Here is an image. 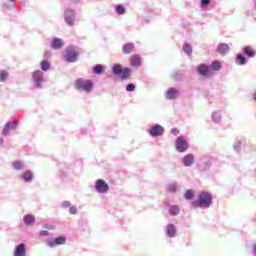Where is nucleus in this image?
I'll use <instances>...</instances> for the list:
<instances>
[{
    "mask_svg": "<svg viewBox=\"0 0 256 256\" xmlns=\"http://www.w3.org/2000/svg\"><path fill=\"white\" fill-rule=\"evenodd\" d=\"M32 83L35 89H43L45 83V74L41 70H36L32 73Z\"/></svg>",
    "mask_w": 256,
    "mask_h": 256,
    "instance_id": "nucleus-5",
    "label": "nucleus"
},
{
    "mask_svg": "<svg viewBox=\"0 0 256 256\" xmlns=\"http://www.w3.org/2000/svg\"><path fill=\"white\" fill-rule=\"evenodd\" d=\"M199 171H209L211 169V160H203L199 166Z\"/></svg>",
    "mask_w": 256,
    "mask_h": 256,
    "instance_id": "nucleus-23",
    "label": "nucleus"
},
{
    "mask_svg": "<svg viewBox=\"0 0 256 256\" xmlns=\"http://www.w3.org/2000/svg\"><path fill=\"white\" fill-rule=\"evenodd\" d=\"M195 163V155L194 154H186L182 158V165L184 167H192Z\"/></svg>",
    "mask_w": 256,
    "mask_h": 256,
    "instance_id": "nucleus-15",
    "label": "nucleus"
},
{
    "mask_svg": "<svg viewBox=\"0 0 256 256\" xmlns=\"http://www.w3.org/2000/svg\"><path fill=\"white\" fill-rule=\"evenodd\" d=\"M62 57L66 63H77V61H79V53H77V50L72 46L65 48Z\"/></svg>",
    "mask_w": 256,
    "mask_h": 256,
    "instance_id": "nucleus-4",
    "label": "nucleus"
},
{
    "mask_svg": "<svg viewBox=\"0 0 256 256\" xmlns=\"http://www.w3.org/2000/svg\"><path fill=\"white\" fill-rule=\"evenodd\" d=\"M244 55H246V57L253 58V57H255V50H253V48H251V46H245L244 47Z\"/></svg>",
    "mask_w": 256,
    "mask_h": 256,
    "instance_id": "nucleus-27",
    "label": "nucleus"
},
{
    "mask_svg": "<svg viewBox=\"0 0 256 256\" xmlns=\"http://www.w3.org/2000/svg\"><path fill=\"white\" fill-rule=\"evenodd\" d=\"M61 207L63 209L70 208L71 207V202L70 201H63L62 204H61Z\"/></svg>",
    "mask_w": 256,
    "mask_h": 256,
    "instance_id": "nucleus-41",
    "label": "nucleus"
},
{
    "mask_svg": "<svg viewBox=\"0 0 256 256\" xmlns=\"http://www.w3.org/2000/svg\"><path fill=\"white\" fill-rule=\"evenodd\" d=\"M253 99L256 101V92L253 94Z\"/></svg>",
    "mask_w": 256,
    "mask_h": 256,
    "instance_id": "nucleus-49",
    "label": "nucleus"
},
{
    "mask_svg": "<svg viewBox=\"0 0 256 256\" xmlns=\"http://www.w3.org/2000/svg\"><path fill=\"white\" fill-rule=\"evenodd\" d=\"M252 255L256 256V243L252 245Z\"/></svg>",
    "mask_w": 256,
    "mask_h": 256,
    "instance_id": "nucleus-45",
    "label": "nucleus"
},
{
    "mask_svg": "<svg viewBox=\"0 0 256 256\" xmlns=\"http://www.w3.org/2000/svg\"><path fill=\"white\" fill-rule=\"evenodd\" d=\"M14 256H27V246L20 243L15 247Z\"/></svg>",
    "mask_w": 256,
    "mask_h": 256,
    "instance_id": "nucleus-16",
    "label": "nucleus"
},
{
    "mask_svg": "<svg viewBox=\"0 0 256 256\" xmlns=\"http://www.w3.org/2000/svg\"><path fill=\"white\" fill-rule=\"evenodd\" d=\"M179 95V89L171 87L166 91L165 99L168 101H174L175 99L179 98Z\"/></svg>",
    "mask_w": 256,
    "mask_h": 256,
    "instance_id": "nucleus-12",
    "label": "nucleus"
},
{
    "mask_svg": "<svg viewBox=\"0 0 256 256\" xmlns=\"http://www.w3.org/2000/svg\"><path fill=\"white\" fill-rule=\"evenodd\" d=\"M8 79H9V72L5 70L0 71V82L7 83Z\"/></svg>",
    "mask_w": 256,
    "mask_h": 256,
    "instance_id": "nucleus-32",
    "label": "nucleus"
},
{
    "mask_svg": "<svg viewBox=\"0 0 256 256\" xmlns=\"http://www.w3.org/2000/svg\"><path fill=\"white\" fill-rule=\"evenodd\" d=\"M65 241H67V239L64 236H59L57 238L48 240L46 242V245H48V247H57L58 245H65Z\"/></svg>",
    "mask_w": 256,
    "mask_h": 256,
    "instance_id": "nucleus-13",
    "label": "nucleus"
},
{
    "mask_svg": "<svg viewBox=\"0 0 256 256\" xmlns=\"http://www.w3.org/2000/svg\"><path fill=\"white\" fill-rule=\"evenodd\" d=\"M23 222L29 227L35 223V216L33 214H26L23 217Z\"/></svg>",
    "mask_w": 256,
    "mask_h": 256,
    "instance_id": "nucleus-25",
    "label": "nucleus"
},
{
    "mask_svg": "<svg viewBox=\"0 0 256 256\" xmlns=\"http://www.w3.org/2000/svg\"><path fill=\"white\" fill-rule=\"evenodd\" d=\"M229 44L227 43H220L217 47V52L220 54V55H227V53H229Z\"/></svg>",
    "mask_w": 256,
    "mask_h": 256,
    "instance_id": "nucleus-19",
    "label": "nucleus"
},
{
    "mask_svg": "<svg viewBox=\"0 0 256 256\" xmlns=\"http://www.w3.org/2000/svg\"><path fill=\"white\" fill-rule=\"evenodd\" d=\"M236 65H247V58L243 54L236 55Z\"/></svg>",
    "mask_w": 256,
    "mask_h": 256,
    "instance_id": "nucleus-28",
    "label": "nucleus"
},
{
    "mask_svg": "<svg viewBox=\"0 0 256 256\" xmlns=\"http://www.w3.org/2000/svg\"><path fill=\"white\" fill-rule=\"evenodd\" d=\"M211 117H212L213 123H221V119H222L221 112L215 111L212 113Z\"/></svg>",
    "mask_w": 256,
    "mask_h": 256,
    "instance_id": "nucleus-31",
    "label": "nucleus"
},
{
    "mask_svg": "<svg viewBox=\"0 0 256 256\" xmlns=\"http://www.w3.org/2000/svg\"><path fill=\"white\" fill-rule=\"evenodd\" d=\"M2 7H4V9H13L15 5L13 4V2H3Z\"/></svg>",
    "mask_w": 256,
    "mask_h": 256,
    "instance_id": "nucleus-38",
    "label": "nucleus"
},
{
    "mask_svg": "<svg viewBox=\"0 0 256 256\" xmlns=\"http://www.w3.org/2000/svg\"><path fill=\"white\" fill-rule=\"evenodd\" d=\"M211 0H201V7L202 9H205V7H207V5H210Z\"/></svg>",
    "mask_w": 256,
    "mask_h": 256,
    "instance_id": "nucleus-42",
    "label": "nucleus"
},
{
    "mask_svg": "<svg viewBox=\"0 0 256 256\" xmlns=\"http://www.w3.org/2000/svg\"><path fill=\"white\" fill-rule=\"evenodd\" d=\"M175 147L178 153H185L189 149V143L183 136H179L175 141Z\"/></svg>",
    "mask_w": 256,
    "mask_h": 256,
    "instance_id": "nucleus-7",
    "label": "nucleus"
},
{
    "mask_svg": "<svg viewBox=\"0 0 256 256\" xmlns=\"http://www.w3.org/2000/svg\"><path fill=\"white\" fill-rule=\"evenodd\" d=\"M242 143L241 141H236L233 145V150L236 151V153H239L241 151Z\"/></svg>",
    "mask_w": 256,
    "mask_h": 256,
    "instance_id": "nucleus-37",
    "label": "nucleus"
},
{
    "mask_svg": "<svg viewBox=\"0 0 256 256\" xmlns=\"http://www.w3.org/2000/svg\"><path fill=\"white\" fill-rule=\"evenodd\" d=\"M19 125V121L15 120L13 122L9 121L5 124L3 130H2V135L3 137H9L11 131H15Z\"/></svg>",
    "mask_w": 256,
    "mask_h": 256,
    "instance_id": "nucleus-8",
    "label": "nucleus"
},
{
    "mask_svg": "<svg viewBox=\"0 0 256 256\" xmlns=\"http://www.w3.org/2000/svg\"><path fill=\"white\" fill-rule=\"evenodd\" d=\"M93 80L85 79V78H77L74 81V89L79 93L89 94L93 91Z\"/></svg>",
    "mask_w": 256,
    "mask_h": 256,
    "instance_id": "nucleus-2",
    "label": "nucleus"
},
{
    "mask_svg": "<svg viewBox=\"0 0 256 256\" xmlns=\"http://www.w3.org/2000/svg\"><path fill=\"white\" fill-rule=\"evenodd\" d=\"M211 205H213V195L205 191L200 192L198 199L190 203L191 209H209Z\"/></svg>",
    "mask_w": 256,
    "mask_h": 256,
    "instance_id": "nucleus-1",
    "label": "nucleus"
},
{
    "mask_svg": "<svg viewBox=\"0 0 256 256\" xmlns=\"http://www.w3.org/2000/svg\"><path fill=\"white\" fill-rule=\"evenodd\" d=\"M112 73L116 77H120L122 81H127L128 79L131 78V68L129 67H124L121 64H114L112 66Z\"/></svg>",
    "mask_w": 256,
    "mask_h": 256,
    "instance_id": "nucleus-3",
    "label": "nucleus"
},
{
    "mask_svg": "<svg viewBox=\"0 0 256 256\" xmlns=\"http://www.w3.org/2000/svg\"><path fill=\"white\" fill-rule=\"evenodd\" d=\"M93 73H95V75H101L103 73H105V68L103 65L101 64H97L93 67Z\"/></svg>",
    "mask_w": 256,
    "mask_h": 256,
    "instance_id": "nucleus-29",
    "label": "nucleus"
},
{
    "mask_svg": "<svg viewBox=\"0 0 256 256\" xmlns=\"http://www.w3.org/2000/svg\"><path fill=\"white\" fill-rule=\"evenodd\" d=\"M15 1H17V0H10V3H15Z\"/></svg>",
    "mask_w": 256,
    "mask_h": 256,
    "instance_id": "nucleus-50",
    "label": "nucleus"
},
{
    "mask_svg": "<svg viewBox=\"0 0 256 256\" xmlns=\"http://www.w3.org/2000/svg\"><path fill=\"white\" fill-rule=\"evenodd\" d=\"M77 206H70L69 207V213H71V215H77Z\"/></svg>",
    "mask_w": 256,
    "mask_h": 256,
    "instance_id": "nucleus-40",
    "label": "nucleus"
},
{
    "mask_svg": "<svg viewBox=\"0 0 256 256\" xmlns=\"http://www.w3.org/2000/svg\"><path fill=\"white\" fill-rule=\"evenodd\" d=\"M80 0H71L72 4L77 5V3H79Z\"/></svg>",
    "mask_w": 256,
    "mask_h": 256,
    "instance_id": "nucleus-48",
    "label": "nucleus"
},
{
    "mask_svg": "<svg viewBox=\"0 0 256 256\" xmlns=\"http://www.w3.org/2000/svg\"><path fill=\"white\" fill-rule=\"evenodd\" d=\"M4 143H5V140L3 138H0V147H3Z\"/></svg>",
    "mask_w": 256,
    "mask_h": 256,
    "instance_id": "nucleus-47",
    "label": "nucleus"
},
{
    "mask_svg": "<svg viewBox=\"0 0 256 256\" xmlns=\"http://www.w3.org/2000/svg\"><path fill=\"white\" fill-rule=\"evenodd\" d=\"M50 54V52H46V55H49Z\"/></svg>",
    "mask_w": 256,
    "mask_h": 256,
    "instance_id": "nucleus-51",
    "label": "nucleus"
},
{
    "mask_svg": "<svg viewBox=\"0 0 256 256\" xmlns=\"http://www.w3.org/2000/svg\"><path fill=\"white\" fill-rule=\"evenodd\" d=\"M63 45H65V43L63 42V39L61 38H54L50 44L51 49H63Z\"/></svg>",
    "mask_w": 256,
    "mask_h": 256,
    "instance_id": "nucleus-17",
    "label": "nucleus"
},
{
    "mask_svg": "<svg viewBox=\"0 0 256 256\" xmlns=\"http://www.w3.org/2000/svg\"><path fill=\"white\" fill-rule=\"evenodd\" d=\"M115 12L117 15H125V13H127V9H125L122 4H118L115 7Z\"/></svg>",
    "mask_w": 256,
    "mask_h": 256,
    "instance_id": "nucleus-33",
    "label": "nucleus"
},
{
    "mask_svg": "<svg viewBox=\"0 0 256 256\" xmlns=\"http://www.w3.org/2000/svg\"><path fill=\"white\" fill-rule=\"evenodd\" d=\"M40 237H47L49 235V231L47 230H41L39 232Z\"/></svg>",
    "mask_w": 256,
    "mask_h": 256,
    "instance_id": "nucleus-43",
    "label": "nucleus"
},
{
    "mask_svg": "<svg viewBox=\"0 0 256 256\" xmlns=\"http://www.w3.org/2000/svg\"><path fill=\"white\" fill-rule=\"evenodd\" d=\"M164 230L166 237H169L170 239L177 237V226H175V224H168Z\"/></svg>",
    "mask_w": 256,
    "mask_h": 256,
    "instance_id": "nucleus-14",
    "label": "nucleus"
},
{
    "mask_svg": "<svg viewBox=\"0 0 256 256\" xmlns=\"http://www.w3.org/2000/svg\"><path fill=\"white\" fill-rule=\"evenodd\" d=\"M181 189V186H179V183L177 182H172L167 185V191L169 193H177Z\"/></svg>",
    "mask_w": 256,
    "mask_h": 256,
    "instance_id": "nucleus-24",
    "label": "nucleus"
},
{
    "mask_svg": "<svg viewBox=\"0 0 256 256\" xmlns=\"http://www.w3.org/2000/svg\"><path fill=\"white\" fill-rule=\"evenodd\" d=\"M148 133L151 137H161L165 133V128L159 124H155L150 127Z\"/></svg>",
    "mask_w": 256,
    "mask_h": 256,
    "instance_id": "nucleus-9",
    "label": "nucleus"
},
{
    "mask_svg": "<svg viewBox=\"0 0 256 256\" xmlns=\"http://www.w3.org/2000/svg\"><path fill=\"white\" fill-rule=\"evenodd\" d=\"M193 197H195V191L193 189L186 190V192L184 194V198L187 201H191V199H193Z\"/></svg>",
    "mask_w": 256,
    "mask_h": 256,
    "instance_id": "nucleus-35",
    "label": "nucleus"
},
{
    "mask_svg": "<svg viewBox=\"0 0 256 256\" xmlns=\"http://www.w3.org/2000/svg\"><path fill=\"white\" fill-rule=\"evenodd\" d=\"M179 213H181V208H179L178 205H171L169 207V214L172 215V217H176Z\"/></svg>",
    "mask_w": 256,
    "mask_h": 256,
    "instance_id": "nucleus-26",
    "label": "nucleus"
},
{
    "mask_svg": "<svg viewBox=\"0 0 256 256\" xmlns=\"http://www.w3.org/2000/svg\"><path fill=\"white\" fill-rule=\"evenodd\" d=\"M182 49H183V52L186 55H192L193 54V47L189 43H184Z\"/></svg>",
    "mask_w": 256,
    "mask_h": 256,
    "instance_id": "nucleus-30",
    "label": "nucleus"
},
{
    "mask_svg": "<svg viewBox=\"0 0 256 256\" xmlns=\"http://www.w3.org/2000/svg\"><path fill=\"white\" fill-rule=\"evenodd\" d=\"M20 179H23L25 183H31L33 181V172L26 170L21 174Z\"/></svg>",
    "mask_w": 256,
    "mask_h": 256,
    "instance_id": "nucleus-21",
    "label": "nucleus"
},
{
    "mask_svg": "<svg viewBox=\"0 0 256 256\" xmlns=\"http://www.w3.org/2000/svg\"><path fill=\"white\" fill-rule=\"evenodd\" d=\"M130 65L132 67H139L141 65V56L139 54H134L130 57Z\"/></svg>",
    "mask_w": 256,
    "mask_h": 256,
    "instance_id": "nucleus-20",
    "label": "nucleus"
},
{
    "mask_svg": "<svg viewBox=\"0 0 256 256\" xmlns=\"http://www.w3.org/2000/svg\"><path fill=\"white\" fill-rule=\"evenodd\" d=\"M171 133H172V135H179V129H177V128H172V129H171Z\"/></svg>",
    "mask_w": 256,
    "mask_h": 256,
    "instance_id": "nucleus-44",
    "label": "nucleus"
},
{
    "mask_svg": "<svg viewBox=\"0 0 256 256\" xmlns=\"http://www.w3.org/2000/svg\"><path fill=\"white\" fill-rule=\"evenodd\" d=\"M40 67L42 71H49L51 68V63L47 60H42L40 63Z\"/></svg>",
    "mask_w": 256,
    "mask_h": 256,
    "instance_id": "nucleus-34",
    "label": "nucleus"
},
{
    "mask_svg": "<svg viewBox=\"0 0 256 256\" xmlns=\"http://www.w3.org/2000/svg\"><path fill=\"white\" fill-rule=\"evenodd\" d=\"M134 50H135V43L133 42H128L122 46V53H124V55H129Z\"/></svg>",
    "mask_w": 256,
    "mask_h": 256,
    "instance_id": "nucleus-18",
    "label": "nucleus"
},
{
    "mask_svg": "<svg viewBox=\"0 0 256 256\" xmlns=\"http://www.w3.org/2000/svg\"><path fill=\"white\" fill-rule=\"evenodd\" d=\"M196 71L201 77H209L211 75V68L207 64H200Z\"/></svg>",
    "mask_w": 256,
    "mask_h": 256,
    "instance_id": "nucleus-11",
    "label": "nucleus"
},
{
    "mask_svg": "<svg viewBox=\"0 0 256 256\" xmlns=\"http://www.w3.org/2000/svg\"><path fill=\"white\" fill-rule=\"evenodd\" d=\"M12 167L14 171H24V169H27V165L24 164V162L16 160L12 163Z\"/></svg>",
    "mask_w": 256,
    "mask_h": 256,
    "instance_id": "nucleus-22",
    "label": "nucleus"
},
{
    "mask_svg": "<svg viewBox=\"0 0 256 256\" xmlns=\"http://www.w3.org/2000/svg\"><path fill=\"white\" fill-rule=\"evenodd\" d=\"M94 188L97 193H107L109 191V184L103 179H98L95 182Z\"/></svg>",
    "mask_w": 256,
    "mask_h": 256,
    "instance_id": "nucleus-10",
    "label": "nucleus"
},
{
    "mask_svg": "<svg viewBox=\"0 0 256 256\" xmlns=\"http://www.w3.org/2000/svg\"><path fill=\"white\" fill-rule=\"evenodd\" d=\"M210 69L212 71H221V62L219 61H214L210 64Z\"/></svg>",
    "mask_w": 256,
    "mask_h": 256,
    "instance_id": "nucleus-36",
    "label": "nucleus"
},
{
    "mask_svg": "<svg viewBox=\"0 0 256 256\" xmlns=\"http://www.w3.org/2000/svg\"><path fill=\"white\" fill-rule=\"evenodd\" d=\"M136 87H135V84L133 83H129L127 86H126V91H128V93H132V91H135Z\"/></svg>",
    "mask_w": 256,
    "mask_h": 256,
    "instance_id": "nucleus-39",
    "label": "nucleus"
},
{
    "mask_svg": "<svg viewBox=\"0 0 256 256\" xmlns=\"http://www.w3.org/2000/svg\"><path fill=\"white\" fill-rule=\"evenodd\" d=\"M173 77H175V79H179V77H181V73L175 72V73L173 74Z\"/></svg>",
    "mask_w": 256,
    "mask_h": 256,
    "instance_id": "nucleus-46",
    "label": "nucleus"
},
{
    "mask_svg": "<svg viewBox=\"0 0 256 256\" xmlns=\"http://www.w3.org/2000/svg\"><path fill=\"white\" fill-rule=\"evenodd\" d=\"M63 17L66 25H69V27H74L77 18V12L74 9H66Z\"/></svg>",
    "mask_w": 256,
    "mask_h": 256,
    "instance_id": "nucleus-6",
    "label": "nucleus"
}]
</instances>
